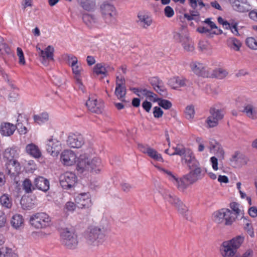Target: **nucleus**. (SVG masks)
<instances>
[{
  "label": "nucleus",
  "instance_id": "45",
  "mask_svg": "<svg viewBox=\"0 0 257 257\" xmlns=\"http://www.w3.org/2000/svg\"><path fill=\"white\" fill-rule=\"evenodd\" d=\"M185 117L187 119H192L195 114L194 107L192 105H188L185 111Z\"/></svg>",
  "mask_w": 257,
  "mask_h": 257
},
{
  "label": "nucleus",
  "instance_id": "54",
  "mask_svg": "<svg viewBox=\"0 0 257 257\" xmlns=\"http://www.w3.org/2000/svg\"><path fill=\"white\" fill-rule=\"evenodd\" d=\"M149 81L150 84L152 85L154 89H155V87H157L160 84H161L162 82H163L161 80H160L159 78L157 77H152L151 79H149Z\"/></svg>",
  "mask_w": 257,
  "mask_h": 257
},
{
  "label": "nucleus",
  "instance_id": "35",
  "mask_svg": "<svg viewBox=\"0 0 257 257\" xmlns=\"http://www.w3.org/2000/svg\"><path fill=\"white\" fill-rule=\"evenodd\" d=\"M0 257H18V255L12 252L11 248L0 245Z\"/></svg>",
  "mask_w": 257,
  "mask_h": 257
},
{
  "label": "nucleus",
  "instance_id": "10",
  "mask_svg": "<svg viewBox=\"0 0 257 257\" xmlns=\"http://www.w3.org/2000/svg\"><path fill=\"white\" fill-rule=\"evenodd\" d=\"M210 115L206 120L208 127H214L218 124V121L221 120L224 116L222 110L211 107L209 109Z\"/></svg>",
  "mask_w": 257,
  "mask_h": 257
},
{
  "label": "nucleus",
  "instance_id": "52",
  "mask_svg": "<svg viewBox=\"0 0 257 257\" xmlns=\"http://www.w3.org/2000/svg\"><path fill=\"white\" fill-rule=\"evenodd\" d=\"M12 165L15 167V171L19 172L21 170V166L20 163L17 160V158H14V160L8 161L6 165Z\"/></svg>",
  "mask_w": 257,
  "mask_h": 257
},
{
  "label": "nucleus",
  "instance_id": "11",
  "mask_svg": "<svg viewBox=\"0 0 257 257\" xmlns=\"http://www.w3.org/2000/svg\"><path fill=\"white\" fill-rule=\"evenodd\" d=\"M75 202L79 208H88L91 206V200L89 193L79 194L75 198Z\"/></svg>",
  "mask_w": 257,
  "mask_h": 257
},
{
  "label": "nucleus",
  "instance_id": "26",
  "mask_svg": "<svg viewBox=\"0 0 257 257\" xmlns=\"http://www.w3.org/2000/svg\"><path fill=\"white\" fill-rule=\"evenodd\" d=\"M26 152L35 158H39L42 154L38 147L34 144H28L26 147Z\"/></svg>",
  "mask_w": 257,
  "mask_h": 257
},
{
  "label": "nucleus",
  "instance_id": "42",
  "mask_svg": "<svg viewBox=\"0 0 257 257\" xmlns=\"http://www.w3.org/2000/svg\"><path fill=\"white\" fill-rule=\"evenodd\" d=\"M228 72L225 70L221 68L213 70L212 73L213 77L219 79H222L225 78Z\"/></svg>",
  "mask_w": 257,
  "mask_h": 257
},
{
  "label": "nucleus",
  "instance_id": "20",
  "mask_svg": "<svg viewBox=\"0 0 257 257\" xmlns=\"http://www.w3.org/2000/svg\"><path fill=\"white\" fill-rule=\"evenodd\" d=\"M16 128L17 126L11 123L3 122L1 125L0 132L3 136H11L14 134Z\"/></svg>",
  "mask_w": 257,
  "mask_h": 257
},
{
  "label": "nucleus",
  "instance_id": "64",
  "mask_svg": "<svg viewBox=\"0 0 257 257\" xmlns=\"http://www.w3.org/2000/svg\"><path fill=\"white\" fill-rule=\"evenodd\" d=\"M249 215L252 218L257 216V208L255 206H252L248 209Z\"/></svg>",
  "mask_w": 257,
  "mask_h": 257
},
{
  "label": "nucleus",
  "instance_id": "39",
  "mask_svg": "<svg viewBox=\"0 0 257 257\" xmlns=\"http://www.w3.org/2000/svg\"><path fill=\"white\" fill-rule=\"evenodd\" d=\"M33 117L35 122L41 124L49 120V114L47 112H44L40 114H35Z\"/></svg>",
  "mask_w": 257,
  "mask_h": 257
},
{
  "label": "nucleus",
  "instance_id": "28",
  "mask_svg": "<svg viewBox=\"0 0 257 257\" xmlns=\"http://www.w3.org/2000/svg\"><path fill=\"white\" fill-rule=\"evenodd\" d=\"M241 111L250 118L254 119L257 118V108H254L250 104H245Z\"/></svg>",
  "mask_w": 257,
  "mask_h": 257
},
{
  "label": "nucleus",
  "instance_id": "53",
  "mask_svg": "<svg viewBox=\"0 0 257 257\" xmlns=\"http://www.w3.org/2000/svg\"><path fill=\"white\" fill-rule=\"evenodd\" d=\"M160 170L163 172L165 175H166L168 179L172 182H173L174 180L176 179V177L172 173L171 171L162 168H160Z\"/></svg>",
  "mask_w": 257,
  "mask_h": 257
},
{
  "label": "nucleus",
  "instance_id": "25",
  "mask_svg": "<svg viewBox=\"0 0 257 257\" xmlns=\"http://www.w3.org/2000/svg\"><path fill=\"white\" fill-rule=\"evenodd\" d=\"M89 171L98 173L102 168L101 161L99 158L94 157L91 162L89 161Z\"/></svg>",
  "mask_w": 257,
  "mask_h": 257
},
{
  "label": "nucleus",
  "instance_id": "33",
  "mask_svg": "<svg viewBox=\"0 0 257 257\" xmlns=\"http://www.w3.org/2000/svg\"><path fill=\"white\" fill-rule=\"evenodd\" d=\"M83 9L90 11L94 9L95 7V0H77Z\"/></svg>",
  "mask_w": 257,
  "mask_h": 257
},
{
  "label": "nucleus",
  "instance_id": "50",
  "mask_svg": "<svg viewBox=\"0 0 257 257\" xmlns=\"http://www.w3.org/2000/svg\"><path fill=\"white\" fill-rule=\"evenodd\" d=\"M146 98H148L150 101L153 102H157L159 101L160 98L157 97V94L153 92L147 90L146 89Z\"/></svg>",
  "mask_w": 257,
  "mask_h": 257
},
{
  "label": "nucleus",
  "instance_id": "13",
  "mask_svg": "<svg viewBox=\"0 0 257 257\" xmlns=\"http://www.w3.org/2000/svg\"><path fill=\"white\" fill-rule=\"evenodd\" d=\"M77 157L71 150H65L61 154V160L65 165L71 166L76 162Z\"/></svg>",
  "mask_w": 257,
  "mask_h": 257
},
{
  "label": "nucleus",
  "instance_id": "32",
  "mask_svg": "<svg viewBox=\"0 0 257 257\" xmlns=\"http://www.w3.org/2000/svg\"><path fill=\"white\" fill-rule=\"evenodd\" d=\"M243 218L244 230L251 237H254V229L252 227L251 220L249 219H247L245 217H243Z\"/></svg>",
  "mask_w": 257,
  "mask_h": 257
},
{
  "label": "nucleus",
  "instance_id": "12",
  "mask_svg": "<svg viewBox=\"0 0 257 257\" xmlns=\"http://www.w3.org/2000/svg\"><path fill=\"white\" fill-rule=\"evenodd\" d=\"M192 71L197 75L203 77H208L210 73L207 67L202 63L198 62H192L190 64Z\"/></svg>",
  "mask_w": 257,
  "mask_h": 257
},
{
  "label": "nucleus",
  "instance_id": "15",
  "mask_svg": "<svg viewBox=\"0 0 257 257\" xmlns=\"http://www.w3.org/2000/svg\"><path fill=\"white\" fill-rule=\"evenodd\" d=\"M67 144L71 148H80L84 144V141L81 135L73 134L68 137Z\"/></svg>",
  "mask_w": 257,
  "mask_h": 257
},
{
  "label": "nucleus",
  "instance_id": "21",
  "mask_svg": "<svg viewBox=\"0 0 257 257\" xmlns=\"http://www.w3.org/2000/svg\"><path fill=\"white\" fill-rule=\"evenodd\" d=\"M89 160L85 155H80L77 159L76 169L81 173L85 170L89 171Z\"/></svg>",
  "mask_w": 257,
  "mask_h": 257
},
{
  "label": "nucleus",
  "instance_id": "56",
  "mask_svg": "<svg viewBox=\"0 0 257 257\" xmlns=\"http://www.w3.org/2000/svg\"><path fill=\"white\" fill-rule=\"evenodd\" d=\"M153 115L155 118H160L163 114V111L158 106H155L153 109Z\"/></svg>",
  "mask_w": 257,
  "mask_h": 257
},
{
  "label": "nucleus",
  "instance_id": "16",
  "mask_svg": "<svg viewBox=\"0 0 257 257\" xmlns=\"http://www.w3.org/2000/svg\"><path fill=\"white\" fill-rule=\"evenodd\" d=\"M189 81L186 78L180 77H174L170 78L168 81V84L174 89H177L179 87L186 86Z\"/></svg>",
  "mask_w": 257,
  "mask_h": 257
},
{
  "label": "nucleus",
  "instance_id": "63",
  "mask_svg": "<svg viewBox=\"0 0 257 257\" xmlns=\"http://www.w3.org/2000/svg\"><path fill=\"white\" fill-rule=\"evenodd\" d=\"M67 56L68 61L71 62V66H75L77 65L78 60L76 57L73 55H67Z\"/></svg>",
  "mask_w": 257,
  "mask_h": 257
},
{
  "label": "nucleus",
  "instance_id": "58",
  "mask_svg": "<svg viewBox=\"0 0 257 257\" xmlns=\"http://www.w3.org/2000/svg\"><path fill=\"white\" fill-rule=\"evenodd\" d=\"M164 14L167 18H171L174 15V11L170 6H166L164 9Z\"/></svg>",
  "mask_w": 257,
  "mask_h": 257
},
{
  "label": "nucleus",
  "instance_id": "30",
  "mask_svg": "<svg viewBox=\"0 0 257 257\" xmlns=\"http://www.w3.org/2000/svg\"><path fill=\"white\" fill-rule=\"evenodd\" d=\"M174 152L171 154L170 155H179L183 156L184 159L187 156V154L190 153L191 150L188 148H185L183 146L177 145L176 147H173Z\"/></svg>",
  "mask_w": 257,
  "mask_h": 257
},
{
  "label": "nucleus",
  "instance_id": "38",
  "mask_svg": "<svg viewBox=\"0 0 257 257\" xmlns=\"http://www.w3.org/2000/svg\"><path fill=\"white\" fill-rule=\"evenodd\" d=\"M82 20L88 27L91 26V25L92 24H94L97 22L96 17L94 15L89 14L88 13L83 14Z\"/></svg>",
  "mask_w": 257,
  "mask_h": 257
},
{
  "label": "nucleus",
  "instance_id": "40",
  "mask_svg": "<svg viewBox=\"0 0 257 257\" xmlns=\"http://www.w3.org/2000/svg\"><path fill=\"white\" fill-rule=\"evenodd\" d=\"M187 181L188 182L185 176L183 178L179 179L176 177L173 183L177 186L179 189L183 190L186 189L188 186Z\"/></svg>",
  "mask_w": 257,
  "mask_h": 257
},
{
  "label": "nucleus",
  "instance_id": "31",
  "mask_svg": "<svg viewBox=\"0 0 257 257\" xmlns=\"http://www.w3.org/2000/svg\"><path fill=\"white\" fill-rule=\"evenodd\" d=\"M146 153L152 159L155 161L163 162V159L161 154L159 153L156 150L152 148H147Z\"/></svg>",
  "mask_w": 257,
  "mask_h": 257
},
{
  "label": "nucleus",
  "instance_id": "7",
  "mask_svg": "<svg viewBox=\"0 0 257 257\" xmlns=\"http://www.w3.org/2000/svg\"><path fill=\"white\" fill-rule=\"evenodd\" d=\"M173 38L176 42L181 44L185 51L190 52L194 51V42L189 37L185 30H184V32H174L173 34Z\"/></svg>",
  "mask_w": 257,
  "mask_h": 257
},
{
  "label": "nucleus",
  "instance_id": "44",
  "mask_svg": "<svg viewBox=\"0 0 257 257\" xmlns=\"http://www.w3.org/2000/svg\"><path fill=\"white\" fill-rule=\"evenodd\" d=\"M93 72L97 75L102 74L104 77H106L105 65L102 64V63L96 64L93 68Z\"/></svg>",
  "mask_w": 257,
  "mask_h": 257
},
{
  "label": "nucleus",
  "instance_id": "6",
  "mask_svg": "<svg viewBox=\"0 0 257 257\" xmlns=\"http://www.w3.org/2000/svg\"><path fill=\"white\" fill-rule=\"evenodd\" d=\"M30 223L36 228H45L50 226L51 218L45 212H38L30 217Z\"/></svg>",
  "mask_w": 257,
  "mask_h": 257
},
{
  "label": "nucleus",
  "instance_id": "5",
  "mask_svg": "<svg viewBox=\"0 0 257 257\" xmlns=\"http://www.w3.org/2000/svg\"><path fill=\"white\" fill-rule=\"evenodd\" d=\"M100 10L103 19L106 23L110 25L116 24V13L113 5L104 2L101 5Z\"/></svg>",
  "mask_w": 257,
  "mask_h": 257
},
{
  "label": "nucleus",
  "instance_id": "18",
  "mask_svg": "<svg viewBox=\"0 0 257 257\" xmlns=\"http://www.w3.org/2000/svg\"><path fill=\"white\" fill-rule=\"evenodd\" d=\"M35 189L37 188L44 192H46L50 187L49 181L42 176L36 177L34 181Z\"/></svg>",
  "mask_w": 257,
  "mask_h": 257
},
{
  "label": "nucleus",
  "instance_id": "41",
  "mask_svg": "<svg viewBox=\"0 0 257 257\" xmlns=\"http://www.w3.org/2000/svg\"><path fill=\"white\" fill-rule=\"evenodd\" d=\"M0 202L3 206L7 208H10L12 206V199L11 197L6 194H3L0 197Z\"/></svg>",
  "mask_w": 257,
  "mask_h": 257
},
{
  "label": "nucleus",
  "instance_id": "59",
  "mask_svg": "<svg viewBox=\"0 0 257 257\" xmlns=\"http://www.w3.org/2000/svg\"><path fill=\"white\" fill-rule=\"evenodd\" d=\"M120 187H121V189L123 191H124L125 192H128L131 190V189L133 188V186L129 183L123 182L120 183Z\"/></svg>",
  "mask_w": 257,
  "mask_h": 257
},
{
  "label": "nucleus",
  "instance_id": "37",
  "mask_svg": "<svg viewBox=\"0 0 257 257\" xmlns=\"http://www.w3.org/2000/svg\"><path fill=\"white\" fill-rule=\"evenodd\" d=\"M190 14L185 13L184 14V18L189 21L192 20H194L196 22L200 21V13L197 10L195 11V10H194L190 11Z\"/></svg>",
  "mask_w": 257,
  "mask_h": 257
},
{
  "label": "nucleus",
  "instance_id": "19",
  "mask_svg": "<svg viewBox=\"0 0 257 257\" xmlns=\"http://www.w3.org/2000/svg\"><path fill=\"white\" fill-rule=\"evenodd\" d=\"M54 48L51 45L47 46L44 51H41V56L42 61V63L45 64L47 61H54Z\"/></svg>",
  "mask_w": 257,
  "mask_h": 257
},
{
  "label": "nucleus",
  "instance_id": "8",
  "mask_svg": "<svg viewBox=\"0 0 257 257\" xmlns=\"http://www.w3.org/2000/svg\"><path fill=\"white\" fill-rule=\"evenodd\" d=\"M163 198L166 201L175 207L180 213L184 215L186 219H188V217L186 214L188 210V208L178 197L173 194L166 193L163 195Z\"/></svg>",
  "mask_w": 257,
  "mask_h": 257
},
{
  "label": "nucleus",
  "instance_id": "49",
  "mask_svg": "<svg viewBox=\"0 0 257 257\" xmlns=\"http://www.w3.org/2000/svg\"><path fill=\"white\" fill-rule=\"evenodd\" d=\"M158 104L165 109H169L172 106V104L170 101L162 98L159 99Z\"/></svg>",
  "mask_w": 257,
  "mask_h": 257
},
{
  "label": "nucleus",
  "instance_id": "55",
  "mask_svg": "<svg viewBox=\"0 0 257 257\" xmlns=\"http://www.w3.org/2000/svg\"><path fill=\"white\" fill-rule=\"evenodd\" d=\"M238 206L239 204L234 202H231L230 204V207L233 211L232 212L234 214L235 216H236V217L239 214L240 212V210L239 209Z\"/></svg>",
  "mask_w": 257,
  "mask_h": 257
},
{
  "label": "nucleus",
  "instance_id": "24",
  "mask_svg": "<svg viewBox=\"0 0 257 257\" xmlns=\"http://www.w3.org/2000/svg\"><path fill=\"white\" fill-rule=\"evenodd\" d=\"M120 82L117 81L116 82V87L115 90V94L119 99H121L123 98L126 94V88L125 84H123V81H124V79L121 78Z\"/></svg>",
  "mask_w": 257,
  "mask_h": 257
},
{
  "label": "nucleus",
  "instance_id": "9",
  "mask_svg": "<svg viewBox=\"0 0 257 257\" xmlns=\"http://www.w3.org/2000/svg\"><path fill=\"white\" fill-rule=\"evenodd\" d=\"M59 181L63 189H69L74 187L77 183V177L72 172H66L60 175Z\"/></svg>",
  "mask_w": 257,
  "mask_h": 257
},
{
  "label": "nucleus",
  "instance_id": "57",
  "mask_svg": "<svg viewBox=\"0 0 257 257\" xmlns=\"http://www.w3.org/2000/svg\"><path fill=\"white\" fill-rule=\"evenodd\" d=\"M3 50L4 51L5 53L8 55H13L10 47L7 43L5 42L2 44L1 46H0V52Z\"/></svg>",
  "mask_w": 257,
  "mask_h": 257
},
{
  "label": "nucleus",
  "instance_id": "36",
  "mask_svg": "<svg viewBox=\"0 0 257 257\" xmlns=\"http://www.w3.org/2000/svg\"><path fill=\"white\" fill-rule=\"evenodd\" d=\"M20 203L22 208L25 210H31L35 206V203L30 197L22 198Z\"/></svg>",
  "mask_w": 257,
  "mask_h": 257
},
{
  "label": "nucleus",
  "instance_id": "4",
  "mask_svg": "<svg viewBox=\"0 0 257 257\" xmlns=\"http://www.w3.org/2000/svg\"><path fill=\"white\" fill-rule=\"evenodd\" d=\"M61 239L62 244L68 249L76 248L78 243L77 235L68 228H64L61 232Z\"/></svg>",
  "mask_w": 257,
  "mask_h": 257
},
{
  "label": "nucleus",
  "instance_id": "22",
  "mask_svg": "<svg viewBox=\"0 0 257 257\" xmlns=\"http://www.w3.org/2000/svg\"><path fill=\"white\" fill-rule=\"evenodd\" d=\"M53 141L52 139L49 140V143L47 144L46 149L48 153L55 157L57 156L59 153L60 144L57 141V144H55Z\"/></svg>",
  "mask_w": 257,
  "mask_h": 257
},
{
  "label": "nucleus",
  "instance_id": "62",
  "mask_svg": "<svg viewBox=\"0 0 257 257\" xmlns=\"http://www.w3.org/2000/svg\"><path fill=\"white\" fill-rule=\"evenodd\" d=\"M220 144L215 140H212L209 142V148L210 151H215L218 148Z\"/></svg>",
  "mask_w": 257,
  "mask_h": 257
},
{
  "label": "nucleus",
  "instance_id": "47",
  "mask_svg": "<svg viewBox=\"0 0 257 257\" xmlns=\"http://www.w3.org/2000/svg\"><path fill=\"white\" fill-rule=\"evenodd\" d=\"M232 7L233 9L237 12L244 13L246 12V9L243 6L240 4V2L238 0H234L232 3Z\"/></svg>",
  "mask_w": 257,
  "mask_h": 257
},
{
  "label": "nucleus",
  "instance_id": "29",
  "mask_svg": "<svg viewBox=\"0 0 257 257\" xmlns=\"http://www.w3.org/2000/svg\"><path fill=\"white\" fill-rule=\"evenodd\" d=\"M24 218L22 215L16 214L14 215L11 220V224L13 228L18 229L24 225Z\"/></svg>",
  "mask_w": 257,
  "mask_h": 257
},
{
  "label": "nucleus",
  "instance_id": "3",
  "mask_svg": "<svg viewBox=\"0 0 257 257\" xmlns=\"http://www.w3.org/2000/svg\"><path fill=\"white\" fill-rule=\"evenodd\" d=\"M214 221L217 223L230 225L235 221L236 216L230 210L222 208L213 213Z\"/></svg>",
  "mask_w": 257,
  "mask_h": 257
},
{
  "label": "nucleus",
  "instance_id": "46",
  "mask_svg": "<svg viewBox=\"0 0 257 257\" xmlns=\"http://www.w3.org/2000/svg\"><path fill=\"white\" fill-rule=\"evenodd\" d=\"M155 90L162 96L164 97H167V89L164 86L163 82H162L161 84H160L159 86H158L156 88L155 87Z\"/></svg>",
  "mask_w": 257,
  "mask_h": 257
},
{
  "label": "nucleus",
  "instance_id": "61",
  "mask_svg": "<svg viewBox=\"0 0 257 257\" xmlns=\"http://www.w3.org/2000/svg\"><path fill=\"white\" fill-rule=\"evenodd\" d=\"M76 206L77 205L76 203H74L72 202L69 201L66 203L65 207L68 211H73L75 210Z\"/></svg>",
  "mask_w": 257,
  "mask_h": 257
},
{
  "label": "nucleus",
  "instance_id": "2",
  "mask_svg": "<svg viewBox=\"0 0 257 257\" xmlns=\"http://www.w3.org/2000/svg\"><path fill=\"white\" fill-rule=\"evenodd\" d=\"M85 237L88 243L95 245L103 242L105 240V234L100 228L91 226L85 232Z\"/></svg>",
  "mask_w": 257,
  "mask_h": 257
},
{
  "label": "nucleus",
  "instance_id": "23",
  "mask_svg": "<svg viewBox=\"0 0 257 257\" xmlns=\"http://www.w3.org/2000/svg\"><path fill=\"white\" fill-rule=\"evenodd\" d=\"M86 105L90 111L96 113H100L102 112V108L100 104H97L96 99H92L89 98L86 102Z\"/></svg>",
  "mask_w": 257,
  "mask_h": 257
},
{
  "label": "nucleus",
  "instance_id": "34",
  "mask_svg": "<svg viewBox=\"0 0 257 257\" xmlns=\"http://www.w3.org/2000/svg\"><path fill=\"white\" fill-rule=\"evenodd\" d=\"M227 44L228 47L236 51H238L241 46V42L234 37L228 38Z\"/></svg>",
  "mask_w": 257,
  "mask_h": 257
},
{
  "label": "nucleus",
  "instance_id": "51",
  "mask_svg": "<svg viewBox=\"0 0 257 257\" xmlns=\"http://www.w3.org/2000/svg\"><path fill=\"white\" fill-rule=\"evenodd\" d=\"M17 55L19 57V63L20 65H25L26 64V61L25 59L24 54L22 49L18 47L17 49Z\"/></svg>",
  "mask_w": 257,
  "mask_h": 257
},
{
  "label": "nucleus",
  "instance_id": "1",
  "mask_svg": "<svg viewBox=\"0 0 257 257\" xmlns=\"http://www.w3.org/2000/svg\"><path fill=\"white\" fill-rule=\"evenodd\" d=\"M244 240L242 235H238L228 241L222 243L221 248V254L224 257H233L237 249L240 246Z\"/></svg>",
  "mask_w": 257,
  "mask_h": 257
},
{
  "label": "nucleus",
  "instance_id": "27",
  "mask_svg": "<svg viewBox=\"0 0 257 257\" xmlns=\"http://www.w3.org/2000/svg\"><path fill=\"white\" fill-rule=\"evenodd\" d=\"M184 160L190 170L194 169L199 166V162L196 159L192 151L190 153L187 154V156Z\"/></svg>",
  "mask_w": 257,
  "mask_h": 257
},
{
  "label": "nucleus",
  "instance_id": "48",
  "mask_svg": "<svg viewBox=\"0 0 257 257\" xmlns=\"http://www.w3.org/2000/svg\"><path fill=\"white\" fill-rule=\"evenodd\" d=\"M246 45L250 49L257 50V41L253 37H248L245 40Z\"/></svg>",
  "mask_w": 257,
  "mask_h": 257
},
{
  "label": "nucleus",
  "instance_id": "17",
  "mask_svg": "<svg viewBox=\"0 0 257 257\" xmlns=\"http://www.w3.org/2000/svg\"><path fill=\"white\" fill-rule=\"evenodd\" d=\"M20 150L18 147L13 145L5 149L3 152L4 158L8 161L14 160V158H18L19 156Z\"/></svg>",
  "mask_w": 257,
  "mask_h": 257
},
{
  "label": "nucleus",
  "instance_id": "43",
  "mask_svg": "<svg viewBox=\"0 0 257 257\" xmlns=\"http://www.w3.org/2000/svg\"><path fill=\"white\" fill-rule=\"evenodd\" d=\"M23 188L26 193L32 192V190L35 189L34 184L33 185L31 181L29 179H26L23 183Z\"/></svg>",
  "mask_w": 257,
  "mask_h": 257
},
{
  "label": "nucleus",
  "instance_id": "14",
  "mask_svg": "<svg viewBox=\"0 0 257 257\" xmlns=\"http://www.w3.org/2000/svg\"><path fill=\"white\" fill-rule=\"evenodd\" d=\"M205 172L200 167L195 168L186 175L187 180L190 184H193L197 180L202 179L204 176Z\"/></svg>",
  "mask_w": 257,
  "mask_h": 257
},
{
  "label": "nucleus",
  "instance_id": "60",
  "mask_svg": "<svg viewBox=\"0 0 257 257\" xmlns=\"http://www.w3.org/2000/svg\"><path fill=\"white\" fill-rule=\"evenodd\" d=\"M7 222V217L5 213L0 211V228H2L5 226Z\"/></svg>",
  "mask_w": 257,
  "mask_h": 257
}]
</instances>
